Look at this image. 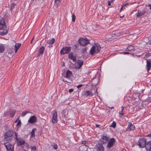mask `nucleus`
Segmentation results:
<instances>
[{
  "mask_svg": "<svg viewBox=\"0 0 151 151\" xmlns=\"http://www.w3.org/2000/svg\"><path fill=\"white\" fill-rule=\"evenodd\" d=\"M52 146L53 147V148L55 150H56L58 148V146L56 144H54L52 145Z\"/></svg>",
  "mask_w": 151,
  "mask_h": 151,
  "instance_id": "ea45409f",
  "label": "nucleus"
},
{
  "mask_svg": "<svg viewBox=\"0 0 151 151\" xmlns=\"http://www.w3.org/2000/svg\"><path fill=\"white\" fill-rule=\"evenodd\" d=\"M4 145L7 151H14V146L12 145L11 144L9 143H5Z\"/></svg>",
  "mask_w": 151,
  "mask_h": 151,
  "instance_id": "1a4fd4ad",
  "label": "nucleus"
},
{
  "mask_svg": "<svg viewBox=\"0 0 151 151\" xmlns=\"http://www.w3.org/2000/svg\"><path fill=\"white\" fill-rule=\"evenodd\" d=\"M36 131V128L33 129L32 130V132H31V137H34L35 136V133Z\"/></svg>",
  "mask_w": 151,
  "mask_h": 151,
  "instance_id": "cd10ccee",
  "label": "nucleus"
},
{
  "mask_svg": "<svg viewBox=\"0 0 151 151\" xmlns=\"http://www.w3.org/2000/svg\"><path fill=\"white\" fill-rule=\"evenodd\" d=\"M121 108H122V110H121V111L119 113V114H120V116L121 117H122L124 115V112H123V110L124 109V107H123V106H122L121 107Z\"/></svg>",
  "mask_w": 151,
  "mask_h": 151,
  "instance_id": "c85d7f7f",
  "label": "nucleus"
},
{
  "mask_svg": "<svg viewBox=\"0 0 151 151\" xmlns=\"http://www.w3.org/2000/svg\"><path fill=\"white\" fill-rule=\"evenodd\" d=\"M146 11V9H143L141 11H139L138 10L137 13V16L138 17H139L141 16H142L145 14Z\"/></svg>",
  "mask_w": 151,
  "mask_h": 151,
  "instance_id": "4468645a",
  "label": "nucleus"
},
{
  "mask_svg": "<svg viewBox=\"0 0 151 151\" xmlns=\"http://www.w3.org/2000/svg\"><path fill=\"white\" fill-rule=\"evenodd\" d=\"M148 6H149L150 7L151 6V5L150 4H149Z\"/></svg>",
  "mask_w": 151,
  "mask_h": 151,
  "instance_id": "0e129e2a",
  "label": "nucleus"
},
{
  "mask_svg": "<svg viewBox=\"0 0 151 151\" xmlns=\"http://www.w3.org/2000/svg\"><path fill=\"white\" fill-rule=\"evenodd\" d=\"M116 125L115 122L113 121L110 126L112 127L113 128H115L116 127Z\"/></svg>",
  "mask_w": 151,
  "mask_h": 151,
  "instance_id": "473e14b6",
  "label": "nucleus"
},
{
  "mask_svg": "<svg viewBox=\"0 0 151 151\" xmlns=\"http://www.w3.org/2000/svg\"><path fill=\"white\" fill-rule=\"evenodd\" d=\"M81 52L83 53H84L85 52H87L86 49V48H83L81 50Z\"/></svg>",
  "mask_w": 151,
  "mask_h": 151,
  "instance_id": "79ce46f5",
  "label": "nucleus"
},
{
  "mask_svg": "<svg viewBox=\"0 0 151 151\" xmlns=\"http://www.w3.org/2000/svg\"><path fill=\"white\" fill-rule=\"evenodd\" d=\"M83 64V62L82 61L80 60H78L75 65L76 69H80L82 67Z\"/></svg>",
  "mask_w": 151,
  "mask_h": 151,
  "instance_id": "f8f14e48",
  "label": "nucleus"
},
{
  "mask_svg": "<svg viewBox=\"0 0 151 151\" xmlns=\"http://www.w3.org/2000/svg\"><path fill=\"white\" fill-rule=\"evenodd\" d=\"M147 151H151V141L147 142L146 146L145 147Z\"/></svg>",
  "mask_w": 151,
  "mask_h": 151,
  "instance_id": "6ab92c4d",
  "label": "nucleus"
},
{
  "mask_svg": "<svg viewBox=\"0 0 151 151\" xmlns=\"http://www.w3.org/2000/svg\"><path fill=\"white\" fill-rule=\"evenodd\" d=\"M62 0H55V4L57 5V6H58L60 3V2Z\"/></svg>",
  "mask_w": 151,
  "mask_h": 151,
  "instance_id": "c756f323",
  "label": "nucleus"
},
{
  "mask_svg": "<svg viewBox=\"0 0 151 151\" xmlns=\"http://www.w3.org/2000/svg\"><path fill=\"white\" fill-rule=\"evenodd\" d=\"M147 142L145 138H141L139 139L138 141V145L139 147L144 148L146 146Z\"/></svg>",
  "mask_w": 151,
  "mask_h": 151,
  "instance_id": "f03ea898",
  "label": "nucleus"
},
{
  "mask_svg": "<svg viewBox=\"0 0 151 151\" xmlns=\"http://www.w3.org/2000/svg\"><path fill=\"white\" fill-rule=\"evenodd\" d=\"M14 134H15V136L14 137V138L16 139V141L17 140H18L19 137H18V134L16 132H14Z\"/></svg>",
  "mask_w": 151,
  "mask_h": 151,
  "instance_id": "58836bf2",
  "label": "nucleus"
},
{
  "mask_svg": "<svg viewBox=\"0 0 151 151\" xmlns=\"http://www.w3.org/2000/svg\"><path fill=\"white\" fill-rule=\"evenodd\" d=\"M72 75V72L68 70L66 72V76L65 78H69Z\"/></svg>",
  "mask_w": 151,
  "mask_h": 151,
  "instance_id": "412c9836",
  "label": "nucleus"
},
{
  "mask_svg": "<svg viewBox=\"0 0 151 151\" xmlns=\"http://www.w3.org/2000/svg\"><path fill=\"white\" fill-rule=\"evenodd\" d=\"M135 104L136 105H137H137H139V104L138 102L136 103V102H135Z\"/></svg>",
  "mask_w": 151,
  "mask_h": 151,
  "instance_id": "052dcab7",
  "label": "nucleus"
},
{
  "mask_svg": "<svg viewBox=\"0 0 151 151\" xmlns=\"http://www.w3.org/2000/svg\"><path fill=\"white\" fill-rule=\"evenodd\" d=\"M150 9L151 10V6L150 7Z\"/></svg>",
  "mask_w": 151,
  "mask_h": 151,
  "instance_id": "774afa93",
  "label": "nucleus"
},
{
  "mask_svg": "<svg viewBox=\"0 0 151 151\" xmlns=\"http://www.w3.org/2000/svg\"><path fill=\"white\" fill-rule=\"evenodd\" d=\"M147 137H151V134H148V135L146 136Z\"/></svg>",
  "mask_w": 151,
  "mask_h": 151,
  "instance_id": "13d9d810",
  "label": "nucleus"
},
{
  "mask_svg": "<svg viewBox=\"0 0 151 151\" xmlns=\"http://www.w3.org/2000/svg\"><path fill=\"white\" fill-rule=\"evenodd\" d=\"M78 42L80 45L84 46L89 44V41L86 38H80L78 40Z\"/></svg>",
  "mask_w": 151,
  "mask_h": 151,
  "instance_id": "423d86ee",
  "label": "nucleus"
},
{
  "mask_svg": "<svg viewBox=\"0 0 151 151\" xmlns=\"http://www.w3.org/2000/svg\"><path fill=\"white\" fill-rule=\"evenodd\" d=\"M16 5V4H15L12 3L10 7V10H12L15 7Z\"/></svg>",
  "mask_w": 151,
  "mask_h": 151,
  "instance_id": "f704fd0d",
  "label": "nucleus"
},
{
  "mask_svg": "<svg viewBox=\"0 0 151 151\" xmlns=\"http://www.w3.org/2000/svg\"><path fill=\"white\" fill-rule=\"evenodd\" d=\"M128 4V3H127L126 4H124V5H123V6H125L126 5Z\"/></svg>",
  "mask_w": 151,
  "mask_h": 151,
  "instance_id": "bf43d9fd",
  "label": "nucleus"
},
{
  "mask_svg": "<svg viewBox=\"0 0 151 151\" xmlns=\"http://www.w3.org/2000/svg\"><path fill=\"white\" fill-rule=\"evenodd\" d=\"M37 121V118L35 115L33 116L30 117L28 122L30 123H33Z\"/></svg>",
  "mask_w": 151,
  "mask_h": 151,
  "instance_id": "f3484780",
  "label": "nucleus"
},
{
  "mask_svg": "<svg viewBox=\"0 0 151 151\" xmlns=\"http://www.w3.org/2000/svg\"><path fill=\"white\" fill-rule=\"evenodd\" d=\"M73 88H71L69 89V92L70 93L71 92H72L73 91Z\"/></svg>",
  "mask_w": 151,
  "mask_h": 151,
  "instance_id": "de8ad7c7",
  "label": "nucleus"
},
{
  "mask_svg": "<svg viewBox=\"0 0 151 151\" xmlns=\"http://www.w3.org/2000/svg\"><path fill=\"white\" fill-rule=\"evenodd\" d=\"M55 42V39L52 38L51 40H49L47 41V43L49 45H52Z\"/></svg>",
  "mask_w": 151,
  "mask_h": 151,
  "instance_id": "b1692460",
  "label": "nucleus"
},
{
  "mask_svg": "<svg viewBox=\"0 0 151 151\" xmlns=\"http://www.w3.org/2000/svg\"><path fill=\"white\" fill-rule=\"evenodd\" d=\"M121 53L123 54L124 55L130 54V53L129 52H123L122 53Z\"/></svg>",
  "mask_w": 151,
  "mask_h": 151,
  "instance_id": "a18cd8bd",
  "label": "nucleus"
},
{
  "mask_svg": "<svg viewBox=\"0 0 151 151\" xmlns=\"http://www.w3.org/2000/svg\"><path fill=\"white\" fill-rule=\"evenodd\" d=\"M13 131L12 130H10L6 133L4 135V141H10L11 140V137L13 135Z\"/></svg>",
  "mask_w": 151,
  "mask_h": 151,
  "instance_id": "39448f33",
  "label": "nucleus"
},
{
  "mask_svg": "<svg viewBox=\"0 0 151 151\" xmlns=\"http://www.w3.org/2000/svg\"><path fill=\"white\" fill-rule=\"evenodd\" d=\"M108 5L109 6H110L111 5V2L110 1H108Z\"/></svg>",
  "mask_w": 151,
  "mask_h": 151,
  "instance_id": "3c124183",
  "label": "nucleus"
},
{
  "mask_svg": "<svg viewBox=\"0 0 151 151\" xmlns=\"http://www.w3.org/2000/svg\"><path fill=\"white\" fill-rule=\"evenodd\" d=\"M21 120H19L18 121V122L17 124V126H20L21 124Z\"/></svg>",
  "mask_w": 151,
  "mask_h": 151,
  "instance_id": "c03bdc74",
  "label": "nucleus"
},
{
  "mask_svg": "<svg viewBox=\"0 0 151 151\" xmlns=\"http://www.w3.org/2000/svg\"><path fill=\"white\" fill-rule=\"evenodd\" d=\"M148 43L149 45L151 44V38L148 41Z\"/></svg>",
  "mask_w": 151,
  "mask_h": 151,
  "instance_id": "8fccbe9b",
  "label": "nucleus"
},
{
  "mask_svg": "<svg viewBox=\"0 0 151 151\" xmlns=\"http://www.w3.org/2000/svg\"><path fill=\"white\" fill-rule=\"evenodd\" d=\"M45 48L44 46H42L39 50L37 56H39L40 55H42L43 54Z\"/></svg>",
  "mask_w": 151,
  "mask_h": 151,
  "instance_id": "a211bd4d",
  "label": "nucleus"
},
{
  "mask_svg": "<svg viewBox=\"0 0 151 151\" xmlns=\"http://www.w3.org/2000/svg\"><path fill=\"white\" fill-rule=\"evenodd\" d=\"M82 144L85 145L86 146H88V143L87 142H86L85 141H82Z\"/></svg>",
  "mask_w": 151,
  "mask_h": 151,
  "instance_id": "e433bc0d",
  "label": "nucleus"
},
{
  "mask_svg": "<svg viewBox=\"0 0 151 151\" xmlns=\"http://www.w3.org/2000/svg\"><path fill=\"white\" fill-rule=\"evenodd\" d=\"M5 47L4 45H0V53H3Z\"/></svg>",
  "mask_w": 151,
  "mask_h": 151,
  "instance_id": "bb28decb",
  "label": "nucleus"
},
{
  "mask_svg": "<svg viewBox=\"0 0 151 151\" xmlns=\"http://www.w3.org/2000/svg\"><path fill=\"white\" fill-rule=\"evenodd\" d=\"M115 142V140L114 138L111 139L108 142V144L106 147L108 148H110L114 146Z\"/></svg>",
  "mask_w": 151,
  "mask_h": 151,
  "instance_id": "9d476101",
  "label": "nucleus"
},
{
  "mask_svg": "<svg viewBox=\"0 0 151 151\" xmlns=\"http://www.w3.org/2000/svg\"><path fill=\"white\" fill-rule=\"evenodd\" d=\"M147 64L146 66V68L148 72H149L151 68V60H148L146 61Z\"/></svg>",
  "mask_w": 151,
  "mask_h": 151,
  "instance_id": "dca6fc26",
  "label": "nucleus"
},
{
  "mask_svg": "<svg viewBox=\"0 0 151 151\" xmlns=\"http://www.w3.org/2000/svg\"><path fill=\"white\" fill-rule=\"evenodd\" d=\"M71 47L70 46L63 47L60 51V54L61 55L69 54L71 51Z\"/></svg>",
  "mask_w": 151,
  "mask_h": 151,
  "instance_id": "20e7f679",
  "label": "nucleus"
},
{
  "mask_svg": "<svg viewBox=\"0 0 151 151\" xmlns=\"http://www.w3.org/2000/svg\"><path fill=\"white\" fill-rule=\"evenodd\" d=\"M3 31L0 32V35L2 36H4L6 35L8 32L6 29H3Z\"/></svg>",
  "mask_w": 151,
  "mask_h": 151,
  "instance_id": "393cba45",
  "label": "nucleus"
},
{
  "mask_svg": "<svg viewBox=\"0 0 151 151\" xmlns=\"http://www.w3.org/2000/svg\"><path fill=\"white\" fill-rule=\"evenodd\" d=\"M21 46V44H19V43L16 44L15 46V48H17L19 49V48Z\"/></svg>",
  "mask_w": 151,
  "mask_h": 151,
  "instance_id": "72a5a7b5",
  "label": "nucleus"
},
{
  "mask_svg": "<svg viewBox=\"0 0 151 151\" xmlns=\"http://www.w3.org/2000/svg\"><path fill=\"white\" fill-rule=\"evenodd\" d=\"M104 144V141L101 140H100L99 141L98 144L96 146L97 151H104V148L103 146V145Z\"/></svg>",
  "mask_w": 151,
  "mask_h": 151,
  "instance_id": "7ed1b4c3",
  "label": "nucleus"
},
{
  "mask_svg": "<svg viewBox=\"0 0 151 151\" xmlns=\"http://www.w3.org/2000/svg\"><path fill=\"white\" fill-rule=\"evenodd\" d=\"M17 121H18V120H17H17H15V123H16V122H17Z\"/></svg>",
  "mask_w": 151,
  "mask_h": 151,
  "instance_id": "680f3d73",
  "label": "nucleus"
},
{
  "mask_svg": "<svg viewBox=\"0 0 151 151\" xmlns=\"http://www.w3.org/2000/svg\"><path fill=\"white\" fill-rule=\"evenodd\" d=\"M135 128V127L131 123L129 122L126 131H130L131 130H134Z\"/></svg>",
  "mask_w": 151,
  "mask_h": 151,
  "instance_id": "ddd939ff",
  "label": "nucleus"
},
{
  "mask_svg": "<svg viewBox=\"0 0 151 151\" xmlns=\"http://www.w3.org/2000/svg\"><path fill=\"white\" fill-rule=\"evenodd\" d=\"M78 46V44L77 43H76V44H74L73 46V49L76 50L77 49V48Z\"/></svg>",
  "mask_w": 151,
  "mask_h": 151,
  "instance_id": "2f4dec72",
  "label": "nucleus"
},
{
  "mask_svg": "<svg viewBox=\"0 0 151 151\" xmlns=\"http://www.w3.org/2000/svg\"><path fill=\"white\" fill-rule=\"evenodd\" d=\"M101 47L99 44H95L91 48L90 53L92 55H93L94 53H96L99 52L101 50Z\"/></svg>",
  "mask_w": 151,
  "mask_h": 151,
  "instance_id": "f257e3e1",
  "label": "nucleus"
},
{
  "mask_svg": "<svg viewBox=\"0 0 151 151\" xmlns=\"http://www.w3.org/2000/svg\"><path fill=\"white\" fill-rule=\"evenodd\" d=\"M68 58L71 60H73V62H75L76 60V55H74L73 53L71 52L68 55Z\"/></svg>",
  "mask_w": 151,
  "mask_h": 151,
  "instance_id": "2eb2a0df",
  "label": "nucleus"
},
{
  "mask_svg": "<svg viewBox=\"0 0 151 151\" xmlns=\"http://www.w3.org/2000/svg\"><path fill=\"white\" fill-rule=\"evenodd\" d=\"M17 146H20L22 145H24L25 144V141L22 138L19 137L18 140H17Z\"/></svg>",
  "mask_w": 151,
  "mask_h": 151,
  "instance_id": "9b49d317",
  "label": "nucleus"
},
{
  "mask_svg": "<svg viewBox=\"0 0 151 151\" xmlns=\"http://www.w3.org/2000/svg\"><path fill=\"white\" fill-rule=\"evenodd\" d=\"M114 109V107H111V109Z\"/></svg>",
  "mask_w": 151,
  "mask_h": 151,
  "instance_id": "69168bd1",
  "label": "nucleus"
},
{
  "mask_svg": "<svg viewBox=\"0 0 151 151\" xmlns=\"http://www.w3.org/2000/svg\"><path fill=\"white\" fill-rule=\"evenodd\" d=\"M29 111H23L22 113V116H25L26 114H27V113H29Z\"/></svg>",
  "mask_w": 151,
  "mask_h": 151,
  "instance_id": "c9c22d12",
  "label": "nucleus"
},
{
  "mask_svg": "<svg viewBox=\"0 0 151 151\" xmlns=\"http://www.w3.org/2000/svg\"><path fill=\"white\" fill-rule=\"evenodd\" d=\"M6 27L4 18L0 16V30H2L6 28Z\"/></svg>",
  "mask_w": 151,
  "mask_h": 151,
  "instance_id": "0eeeda50",
  "label": "nucleus"
},
{
  "mask_svg": "<svg viewBox=\"0 0 151 151\" xmlns=\"http://www.w3.org/2000/svg\"><path fill=\"white\" fill-rule=\"evenodd\" d=\"M76 17L75 16L74 14H73L72 15V21L73 22H75L76 19Z\"/></svg>",
  "mask_w": 151,
  "mask_h": 151,
  "instance_id": "4c0bfd02",
  "label": "nucleus"
},
{
  "mask_svg": "<svg viewBox=\"0 0 151 151\" xmlns=\"http://www.w3.org/2000/svg\"><path fill=\"white\" fill-rule=\"evenodd\" d=\"M18 49H17V48H15V53H16L17 50H18Z\"/></svg>",
  "mask_w": 151,
  "mask_h": 151,
  "instance_id": "5fc2aeb1",
  "label": "nucleus"
},
{
  "mask_svg": "<svg viewBox=\"0 0 151 151\" xmlns=\"http://www.w3.org/2000/svg\"><path fill=\"white\" fill-rule=\"evenodd\" d=\"M127 49L128 51H130L134 50L135 49V48L134 46L130 45L127 46Z\"/></svg>",
  "mask_w": 151,
  "mask_h": 151,
  "instance_id": "a878e982",
  "label": "nucleus"
},
{
  "mask_svg": "<svg viewBox=\"0 0 151 151\" xmlns=\"http://www.w3.org/2000/svg\"><path fill=\"white\" fill-rule=\"evenodd\" d=\"M84 95L86 97H87L88 96H91L93 95V94L91 91H86L85 92Z\"/></svg>",
  "mask_w": 151,
  "mask_h": 151,
  "instance_id": "aec40b11",
  "label": "nucleus"
},
{
  "mask_svg": "<svg viewBox=\"0 0 151 151\" xmlns=\"http://www.w3.org/2000/svg\"><path fill=\"white\" fill-rule=\"evenodd\" d=\"M86 48V50H87V49H88V47H85V48Z\"/></svg>",
  "mask_w": 151,
  "mask_h": 151,
  "instance_id": "e2e57ef3",
  "label": "nucleus"
},
{
  "mask_svg": "<svg viewBox=\"0 0 151 151\" xmlns=\"http://www.w3.org/2000/svg\"><path fill=\"white\" fill-rule=\"evenodd\" d=\"M151 56V53H147L145 55V57L146 58H149Z\"/></svg>",
  "mask_w": 151,
  "mask_h": 151,
  "instance_id": "37998d69",
  "label": "nucleus"
},
{
  "mask_svg": "<svg viewBox=\"0 0 151 151\" xmlns=\"http://www.w3.org/2000/svg\"><path fill=\"white\" fill-rule=\"evenodd\" d=\"M16 111L14 110L10 111L9 113V116L11 117H13Z\"/></svg>",
  "mask_w": 151,
  "mask_h": 151,
  "instance_id": "4be33fe9",
  "label": "nucleus"
},
{
  "mask_svg": "<svg viewBox=\"0 0 151 151\" xmlns=\"http://www.w3.org/2000/svg\"><path fill=\"white\" fill-rule=\"evenodd\" d=\"M34 37L32 39L30 42V43H32V41H33V40H34Z\"/></svg>",
  "mask_w": 151,
  "mask_h": 151,
  "instance_id": "6e6d98bb",
  "label": "nucleus"
},
{
  "mask_svg": "<svg viewBox=\"0 0 151 151\" xmlns=\"http://www.w3.org/2000/svg\"><path fill=\"white\" fill-rule=\"evenodd\" d=\"M83 86V84L79 85L77 86V88H80L82 87Z\"/></svg>",
  "mask_w": 151,
  "mask_h": 151,
  "instance_id": "49530a36",
  "label": "nucleus"
},
{
  "mask_svg": "<svg viewBox=\"0 0 151 151\" xmlns=\"http://www.w3.org/2000/svg\"><path fill=\"white\" fill-rule=\"evenodd\" d=\"M95 92H96V93L97 92V89H96V91Z\"/></svg>",
  "mask_w": 151,
  "mask_h": 151,
  "instance_id": "338daca9",
  "label": "nucleus"
},
{
  "mask_svg": "<svg viewBox=\"0 0 151 151\" xmlns=\"http://www.w3.org/2000/svg\"><path fill=\"white\" fill-rule=\"evenodd\" d=\"M14 51V49L12 48H9L7 50L9 53H12L13 51Z\"/></svg>",
  "mask_w": 151,
  "mask_h": 151,
  "instance_id": "7c9ffc66",
  "label": "nucleus"
},
{
  "mask_svg": "<svg viewBox=\"0 0 151 151\" xmlns=\"http://www.w3.org/2000/svg\"><path fill=\"white\" fill-rule=\"evenodd\" d=\"M123 6H122L121 7V9H120V12H121L122 10V9H123Z\"/></svg>",
  "mask_w": 151,
  "mask_h": 151,
  "instance_id": "4d7b16f0",
  "label": "nucleus"
},
{
  "mask_svg": "<svg viewBox=\"0 0 151 151\" xmlns=\"http://www.w3.org/2000/svg\"><path fill=\"white\" fill-rule=\"evenodd\" d=\"M63 81L65 82H67L68 83H69V82H68L66 80H64V79L63 80Z\"/></svg>",
  "mask_w": 151,
  "mask_h": 151,
  "instance_id": "864d4df0",
  "label": "nucleus"
},
{
  "mask_svg": "<svg viewBox=\"0 0 151 151\" xmlns=\"http://www.w3.org/2000/svg\"><path fill=\"white\" fill-rule=\"evenodd\" d=\"M102 141H104V143H105L109 141V137L103 135L102 136V139H101Z\"/></svg>",
  "mask_w": 151,
  "mask_h": 151,
  "instance_id": "5701e85b",
  "label": "nucleus"
},
{
  "mask_svg": "<svg viewBox=\"0 0 151 151\" xmlns=\"http://www.w3.org/2000/svg\"><path fill=\"white\" fill-rule=\"evenodd\" d=\"M57 112L55 110H54L52 111V122L55 124L57 122Z\"/></svg>",
  "mask_w": 151,
  "mask_h": 151,
  "instance_id": "6e6552de",
  "label": "nucleus"
},
{
  "mask_svg": "<svg viewBox=\"0 0 151 151\" xmlns=\"http://www.w3.org/2000/svg\"><path fill=\"white\" fill-rule=\"evenodd\" d=\"M31 149L32 150H33L34 151H36V146H33L31 147Z\"/></svg>",
  "mask_w": 151,
  "mask_h": 151,
  "instance_id": "a19ab883",
  "label": "nucleus"
},
{
  "mask_svg": "<svg viewBox=\"0 0 151 151\" xmlns=\"http://www.w3.org/2000/svg\"><path fill=\"white\" fill-rule=\"evenodd\" d=\"M100 126V125L99 124H96V127H99Z\"/></svg>",
  "mask_w": 151,
  "mask_h": 151,
  "instance_id": "603ef678",
  "label": "nucleus"
},
{
  "mask_svg": "<svg viewBox=\"0 0 151 151\" xmlns=\"http://www.w3.org/2000/svg\"><path fill=\"white\" fill-rule=\"evenodd\" d=\"M24 145L25 146H26V147H29V144L27 143H26L25 142V144Z\"/></svg>",
  "mask_w": 151,
  "mask_h": 151,
  "instance_id": "09e8293b",
  "label": "nucleus"
}]
</instances>
